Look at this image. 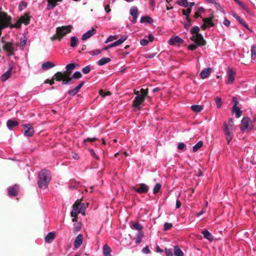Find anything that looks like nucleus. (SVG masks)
<instances>
[{
	"label": "nucleus",
	"instance_id": "63",
	"mask_svg": "<svg viewBox=\"0 0 256 256\" xmlns=\"http://www.w3.org/2000/svg\"><path fill=\"white\" fill-rule=\"evenodd\" d=\"M50 39H51L52 40H55L56 39L60 40L59 34H57V32H56V34L50 38Z\"/></svg>",
	"mask_w": 256,
	"mask_h": 256
},
{
	"label": "nucleus",
	"instance_id": "36",
	"mask_svg": "<svg viewBox=\"0 0 256 256\" xmlns=\"http://www.w3.org/2000/svg\"><path fill=\"white\" fill-rule=\"evenodd\" d=\"M232 16L237 20L240 24H242L245 28H248V26L243 22L240 16H238V14L235 12L232 14Z\"/></svg>",
	"mask_w": 256,
	"mask_h": 256
},
{
	"label": "nucleus",
	"instance_id": "46",
	"mask_svg": "<svg viewBox=\"0 0 256 256\" xmlns=\"http://www.w3.org/2000/svg\"><path fill=\"white\" fill-rule=\"evenodd\" d=\"M26 40L27 38L25 36H24L23 38H21L20 46L22 50H23L25 46L26 43Z\"/></svg>",
	"mask_w": 256,
	"mask_h": 256
},
{
	"label": "nucleus",
	"instance_id": "2",
	"mask_svg": "<svg viewBox=\"0 0 256 256\" xmlns=\"http://www.w3.org/2000/svg\"><path fill=\"white\" fill-rule=\"evenodd\" d=\"M51 179L50 172L46 170H44L39 172L38 180V182L39 187L41 188H46Z\"/></svg>",
	"mask_w": 256,
	"mask_h": 256
},
{
	"label": "nucleus",
	"instance_id": "55",
	"mask_svg": "<svg viewBox=\"0 0 256 256\" xmlns=\"http://www.w3.org/2000/svg\"><path fill=\"white\" fill-rule=\"evenodd\" d=\"M242 9L244 10H248V8H246V5L244 4V3H243L242 2H240V1H239L237 3Z\"/></svg>",
	"mask_w": 256,
	"mask_h": 256
},
{
	"label": "nucleus",
	"instance_id": "42",
	"mask_svg": "<svg viewBox=\"0 0 256 256\" xmlns=\"http://www.w3.org/2000/svg\"><path fill=\"white\" fill-rule=\"evenodd\" d=\"M214 102L218 108H220L222 107V99L219 96H216L214 98Z\"/></svg>",
	"mask_w": 256,
	"mask_h": 256
},
{
	"label": "nucleus",
	"instance_id": "11",
	"mask_svg": "<svg viewBox=\"0 0 256 256\" xmlns=\"http://www.w3.org/2000/svg\"><path fill=\"white\" fill-rule=\"evenodd\" d=\"M4 50L8 54L9 56L14 54V47L12 43H6L4 46Z\"/></svg>",
	"mask_w": 256,
	"mask_h": 256
},
{
	"label": "nucleus",
	"instance_id": "32",
	"mask_svg": "<svg viewBox=\"0 0 256 256\" xmlns=\"http://www.w3.org/2000/svg\"><path fill=\"white\" fill-rule=\"evenodd\" d=\"M110 61V59L108 58H102L98 62L99 66L104 65Z\"/></svg>",
	"mask_w": 256,
	"mask_h": 256
},
{
	"label": "nucleus",
	"instance_id": "20",
	"mask_svg": "<svg viewBox=\"0 0 256 256\" xmlns=\"http://www.w3.org/2000/svg\"><path fill=\"white\" fill-rule=\"evenodd\" d=\"M12 68L10 67L9 69L2 76L1 80L2 82L6 80L10 77L12 74Z\"/></svg>",
	"mask_w": 256,
	"mask_h": 256
},
{
	"label": "nucleus",
	"instance_id": "4",
	"mask_svg": "<svg viewBox=\"0 0 256 256\" xmlns=\"http://www.w3.org/2000/svg\"><path fill=\"white\" fill-rule=\"evenodd\" d=\"M85 210V204L84 203L76 201L73 205V209L71 212V216L73 218L72 221L73 222H76L77 216L80 213L84 215Z\"/></svg>",
	"mask_w": 256,
	"mask_h": 256
},
{
	"label": "nucleus",
	"instance_id": "7",
	"mask_svg": "<svg viewBox=\"0 0 256 256\" xmlns=\"http://www.w3.org/2000/svg\"><path fill=\"white\" fill-rule=\"evenodd\" d=\"M72 27L70 25H68L56 28V32L59 34L60 40L62 39L66 34L71 31Z\"/></svg>",
	"mask_w": 256,
	"mask_h": 256
},
{
	"label": "nucleus",
	"instance_id": "15",
	"mask_svg": "<svg viewBox=\"0 0 256 256\" xmlns=\"http://www.w3.org/2000/svg\"><path fill=\"white\" fill-rule=\"evenodd\" d=\"M18 186L15 185L14 186H10L8 188V194L10 196H16L18 194Z\"/></svg>",
	"mask_w": 256,
	"mask_h": 256
},
{
	"label": "nucleus",
	"instance_id": "53",
	"mask_svg": "<svg viewBox=\"0 0 256 256\" xmlns=\"http://www.w3.org/2000/svg\"><path fill=\"white\" fill-rule=\"evenodd\" d=\"M128 38V36H124L121 37L119 40H118L120 45L122 44Z\"/></svg>",
	"mask_w": 256,
	"mask_h": 256
},
{
	"label": "nucleus",
	"instance_id": "31",
	"mask_svg": "<svg viewBox=\"0 0 256 256\" xmlns=\"http://www.w3.org/2000/svg\"><path fill=\"white\" fill-rule=\"evenodd\" d=\"M54 238V234L52 232H49L45 237V241L46 242H50Z\"/></svg>",
	"mask_w": 256,
	"mask_h": 256
},
{
	"label": "nucleus",
	"instance_id": "35",
	"mask_svg": "<svg viewBox=\"0 0 256 256\" xmlns=\"http://www.w3.org/2000/svg\"><path fill=\"white\" fill-rule=\"evenodd\" d=\"M176 3L179 6L184 8H187L188 6V0H177Z\"/></svg>",
	"mask_w": 256,
	"mask_h": 256
},
{
	"label": "nucleus",
	"instance_id": "62",
	"mask_svg": "<svg viewBox=\"0 0 256 256\" xmlns=\"http://www.w3.org/2000/svg\"><path fill=\"white\" fill-rule=\"evenodd\" d=\"M186 22L184 24V27L186 28H188V27H190L191 25L192 21L190 19L186 20Z\"/></svg>",
	"mask_w": 256,
	"mask_h": 256
},
{
	"label": "nucleus",
	"instance_id": "24",
	"mask_svg": "<svg viewBox=\"0 0 256 256\" xmlns=\"http://www.w3.org/2000/svg\"><path fill=\"white\" fill-rule=\"evenodd\" d=\"M18 124V122L16 120H9L7 122V126L10 130H12V128Z\"/></svg>",
	"mask_w": 256,
	"mask_h": 256
},
{
	"label": "nucleus",
	"instance_id": "13",
	"mask_svg": "<svg viewBox=\"0 0 256 256\" xmlns=\"http://www.w3.org/2000/svg\"><path fill=\"white\" fill-rule=\"evenodd\" d=\"M96 33V30L94 28H92L91 30L87 31L86 32L83 34L82 39V40H86L90 38L92 36Z\"/></svg>",
	"mask_w": 256,
	"mask_h": 256
},
{
	"label": "nucleus",
	"instance_id": "38",
	"mask_svg": "<svg viewBox=\"0 0 256 256\" xmlns=\"http://www.w3.org/2000/svg\"><path fill=\"white\" fill-rule=\"evenodd\" d=\"M194 43L190 44L188 46V50H196L198 46H204V44H199L198 42H194Z\"/></svg>",
	"mask_w": 256,
	"mask_h": 256
},
{
	"label": "nucleus",
	"instance_id": "34",
	"mask_svg": "<svg viewBox=\"0 0 256 256\" xmlns=\"http://www.w3.org/2000/svg\"><path fill=\"white\" fill-rule=\"evenodd\" d=\"M174 254L175 256H183L184 253L182 250L178 248L176 246H175L174 248Z\"/></svg>",
	"mask_w": 256,
	"mask_h": 256
},
{
	"label": "nucleus",
	"instance_id": "17",
	"mask_svg": "<svg viewBox=\"0 0 256 256\" xmlns=\"http://www.w3.org/2000/svg\"><path fill=\"white\" fill-rule=\"evenodd\" d=\"M24 126V134L26 136H31L34 133V130L32 127H28L26 125Z\"/></svg>",
	"mask_w": 256,
	"mask_h": 256
},
{
	"label": "nucleus",
	"instance_id": "48",
	"mask_svg": "<svg viewBox=\"0 0 256 256\" xmlns=\"http://www.w3.org/2000/svg\"><path fill=\"white\" fill-rule=\"evenodd\" d=\"M161 186H161V184H156L154 186V189H153V192H154V194H156V193H158V192L160 191V188H161Z\"/></svg>",
	"mask_w": 256,
	"mask_h": 256
},
{
	"label": "nucleus",
	"instance_id": "21",
	"mask_svg": "<svg viewBox=\"0 0 256 256\" xmlns=\"http://www.w3.org/2000/svg\"><path fill=\"white\" fill-rule=\"evenodd\" d=\"M232 110V112L235 114L237 118H240L242 116V110H240L238 106H233Z\"/></svg>",
	"mask_w": 256,
	"mask_h": 256
},
{
	"label": "nucleus",
	"instance_id": "26",
	"mask_svg": "<svg viewBox=\"0 0 256 256\" xmlns=\"http://www.w3.org/2000/svg\"><path fill=\"white\" fill-rule=\"evenodd\" d=\"M54 66V64L50 62H47L42 64V68L43 70H46Z\"/></svg>",
	"mask_w": 256,
	"mask_h": 256
},
{
	"label": "nucleus",
	"instance_id": "60",
	"mask_svg": "<svg viewBox=\"0 0 256 256\" xmlns=\"http://www.w3.org/2000/svg\"><path fill=\"white\" fill-rule=\"evenodd\" d=\"M120 46L119 43L118 42V40L115 41L113 43L109 44V48H114L116 46Z\"/></svg>",
	"mask_w": 256,
	"mask_h": 256
},
{
	"label": "nucleus",
	"instance_id": "23",
	"mask_svg": "<svg viewBox=\"0 0 256 256\" xmlns=\"http://www.w3.org/2000/svg\"><path fill=\"white\" fill-rule=\"evenodd\" d=\"M202 234H203L204 238L210 241H212L213 240V236L212 234L208 230H204L202 232Z\"/></svg>",
	"mask_w": 256,
	"mask_h": 256
},
{
	"label": "nucleus",
	"instance_id": "6",
	"mask_svg": "<svg viewBox=\"0 0 256 256\" xmlns=\"http://www.w3.org/2000/svg\"><path fill=\"white\" fill-rule=\"evenodd\" d=\"M254 128L252 120L248 117H244L241 120L240 130L243 132H248Z\"/></svg>",
	"mask_w": 256,
	"mask_h": 256
},
{
	"label": "nucleus",
	"instance_id": "64",
	"mask_svg": "<svg viewBox=\"0 0 256 256\" xmlns=\"http://www.w3.org/2000/svg\"><path fill=\"white\" fill-rule=\"evenodd\" d=\"M206 212V210L204 208H203L201 211H200L199 212L197 213L196 214V217H199L200 216Z\"/></svg>",
	"mask_w": 256,
	"mask_h": 256
},
{
	"label": "nucleus",
	"instance_id": "61",
	"mask_svg": "<svg viewBox=\"0 0 256 256\" xmlns=\"http://www.w3.org/2000/svg\"><path fill=\"white\" fill-rule=\"evenodd\" d=\"M96 138H88L84 140V142L85 143L86 142H94L95 140H96Z\"/></svg>",
	"mask_w": 256,
	"mask_h": 256
},
{
	"label": "nucleus",
	"instance_id": "25",
	"mask_svg": "<svg viewBox=\"0 0 256 256\" xmlns=\"http://www.w3.org/2000/svg\"><path fill=\"white\" fill-rule=\"evenodd\" d=\"M148 89H144V88H140V91L136 90L134 91V94L136 95H141L142 96H144L146 98V96H148Z\"/></svg>",
	"mask_w": 256,
	"mask_h": 256
},
{
	"label": "nucleus",
	"instance_id": "10",
	"mask_svg": "<svg viewBox=\"0 0 256 256\" xmlns=\"http://www.w3.org/2000/svg\"><path fill=\"white\" fill-rule=\"evenodd\" d=\"M235 72L232 70V68H228L227 71L228 80L226 84H232L235 80Z\"/></svg>",
	"mask_w": 256,
	"mask_h": 256
},
{
	"label": "nucleus",
	"instance_id": "58",
	"mask_svg": "<svg viewBox=\"0 0 256 256\" xmlns=\"http://www.w3.org/2000/svg\"><path fill=\"white\" fill-rule=\"evenodd\" d=\"M223 24L226 27H229L230 25V22L226 18H224L223 22Z\"/></svg>",
	"mask_w": 256,
	"mask_h": 256
},
{
	"label": "nucleus",
	"instance_id": "27",
	"mask_svg": "<svg viewBox=\"0 0 256 256\" xmlns=\"http://www.w3.org/2000/svg\"><path fill=\"white\" fill-rule=\"evenodd\" d=\"M112 252L111 248L107 245H105L103 248V253L104 256H112L110 253Z\"/></svg>",
	"mask_w": 256,
	"mask_h": 256
},
{
	"label": "nucleus",
	"instance_id": "59",
	"mask_svg": "<svg viewBox=\"0 0 256 256\" xmlns=\"http://www.w3.org/2000/svg\"><path fill=\"white\" fill-rule=\"evenodd\" d=\"M142 252L144 254H149L150 252V250L148 246H145L144 248H142Z\"/></svg>",
	"mask_w": 256,
	"mask_h": 256
},
{
	"label": "nucleus",
	"instance_id": "16",
	"mask_svg": "<svg viewBox=\"0 0 256 256\" xmlns=\"http://www.w3.org/2000/svg\"><path fill=\"white\" fill-rule=\"evenodd\" d=\"M130 14L133 18V21L136 22L138 18V10L136 6H132L130 9Z\"/></svg>",
	"mask_w": 256,
	"mask_h": 256
},
{
	"label": "nucleus",
	"instance_id": "50",
	"mask_svg": "<svg viewBox=\"0 0 256 256\" xmlns=\"http://www.w3.org/2000/svg\"><path fill=\"white\" fill-rule=\"evenodd\" d=\"M172 224L171 223L165 222L164 224V230L166 231L172 228Z\"/></svg>",
	"mask_w": 256,
	"mask_h": 256
},
{
	"label": "nucleus",
	"instance_id": "54",
	"mask_svg": "<svg viewBox=\"0 0 256 256\" xmlns=\"http://www.w3.org/2000/svg\"><path fill=\"white\" fill-rule=\"evenodd\" d=\"M165 253L166 256H173L172 251L171 249L166 248Z\"/></svg>",
	"mask_w": 256,
	"mask_h": 256
},
{
	"label": "nucleus",
	"instance_id": "18",
	"mask_svg": "<svg viewBox=\"0 0 256 256\" xmlns=\"http://www.w3.org/2000/svg\"><path fill=\"white\" fill-rule=\"evenodd\" d=\"M84 82H82L76 88H72L68 92V94L71 96H74L76 94V93L79 91V90L81 88L82 86L84 85Z\"/></svg>",
	"mask_w": 256,
	"mask_h": 256
},
{
	"label": "nucleus",
	"instance_id": "51",
	"mask_svg": "<svg viewBox=\"0 0 256 256\" xmlns=\"http://www.w3.org/2000/svg\"><path fill=\"white\" fill-rule=\"evenodd\" d=\"M90 71V68L89 66H87L82 69V72L84 74H88Z\"/></svg>",
	"mask_w": 256,
	"mask_h": 256
},
{
	"label": "nucleus",
	"instance_id": "45",
	"mask_svg": "<svg viewBox=\"0 0 256 256\" xmlns=\"http://www.w3.org/2000/svg\"><path fill=\"white\" fill-rule=\"evenodd\" d=\"M191 12V9L190 8H188L186 10H182V14L186 16V20L190 19L188 16Z\"/></svg>",
	"mask_w": 256,
	"mask_h": 256
},
{
	"label": "nucleus",
	"instance_id": "29",
	"mask_svg": "<svg viewBox=\"0 0 256 256\" xmlns=\"http://www.w3.org/2000/svg\"><path fill=\"white\" fill-rule=\"evenodd\" d=\"M78 39L76 36H73L70 38V46L72 48L76 47L78 43Z\"/></svg>",
	"mask_w": 256,
	"mask_h": 256
},
{
	"label": "nucleus",
	"instance_id": "33",
	"mask_svg": "<svg viewBox=\"0 0 256 256\" xmlns=\"http://www.w3.org/2000/svg\"><path fill=\"white\" fill-rule=\"evenodd\" d=\"M144 232H138L136 234V242L137 244H139L144 237Z\"/></svg>",
	"mask_w": 256,
	"mask_h": 256
},
{
	"label": "nucleus",
	"instance_id": "22",
	"mask_svg": "<svg viewBox=\"0 0 256 256\" xmlns=\"http://www.w3.org/2000/svg\"><path fill=\"white\" fill-rule=\"evenodd\" d=\"M141 23L152 24L154 22L152 18L148 16H143L140 18Z\"/></svg>",
	"mask_w": 256,
	"mask_h": 256
},
{
	"label": "nucleus",
	"instance_id": "44",
	"mask_svg": "<svg viewBox=\"0 0 256 256\" xmlns=\"http://www.w3.org/2000/svg\"><path fill=\"white\" fill-rule=\"evenodd\" d=\"M203 22L206 23L208 26H213L214 24L212 21V20L209 18H204L202 19Z\"/></svg>",
	"mask_w": 256,
	"mask_h": 256
},
{
	"label": "nucleus",
	"instance_id": "14",
	"mask_svg": "<svg viewBox=\"0 0 256 256\" xmlns=\"http://www.w3.org/2000/svg\"><path fill=\"white\" fill-rule=\"evenodd\" d=\"M83 242V236L82 234L77 236L74 242V248L76 249L78 248L82 245Z\"/></svg>",
	"mask_w": 256,
	"mask_h": 256
},
{
	"label": "nucleus",
	"instance_id": "5",
	"mask_svg": "<svg viewBox=\"0 0 256 256\" xmlns=\"http://www.w3.org/2000/svg\"><path fill=\"white\" fill-rule=\"evenodd\" d=\"M200 30V28L197 26L192 28L190 30V32L192 34L190 39L194 42H198L199 44H205L206 40H204L203 36L198 34Z\"/></svg>",
	"mask_w": 256,
	"mask_h": 256
},
{
	"label": "nucleus",
	"instance_id": "39",
	"mask_svg": "<svg viewBox=\"0 0 256 256\" xmlns=\"http://www.w3.org/2000/svg\"><path fill=\"white\" fill-rule=\"evenodd\" d=\"M192 110L194 112H200L202 109V108L200 105H192L190 107Z\"/></svg>",
	"mask_w": 256,
	"mask_h": 256
},
{
	"label": "nucleus",
	"instance_id": "3",
	"mask_svg": "<svg viewBox=\"0 0 256 256\" xmlns=\"http://www.w3.org/2000/svg\"><path fill=\"white\" fill-rule=\"evenodd\" d=\"M224 130L226 136V140L228 144L234 136V132L235 131L234 121L232 118L228 119V124H227L226 122L224 124Z\"/></svg>",
	"mask_w": 256,
	"mask_h": 256
},
{
	"label": "nucleus",
	"instance_id": "37",
	"mask_svg": "<svg viewBox=\"0 0 256 256\" xmlns=\"http://www.w3.org/2000/svg\"><path fill=\"white\" fill-rule=\"evenodd\" d=\"M203 146V142L202 141H199L198 143H196L193 147L192 150L194 152L198 151L200 148H201Z\"/></svg>",
	"mask_w": 256,
	"mask_h": 256
},
{
	"label": "nucleus",
	"instance_id": "56",
	"mask_svg": "<svg viewBox=\"0 0 256 256\" xmlns=\"http://www.w3.org/2000/svg\"><path fill=\"white\" fill-rule=\"evenodd\" d=\"M186 148V144L183 142H180L178 146V148L180 150H184Z\"/></svg>",
	"mask_w": 256,
	"mask_h": 256
},
{
	"label": "nucleus",
	"instance_id": "1",
	"mask_svg": "<svg viewBox=\"0 0 256 256\" xmlns=\"http://www.w3.org/2000/svg\"><path fill=\"white\" fill-rule=\"evenodd\" d=\"M82 74L80 72H76L72 74V77H70V74L66 72H58L54 74V78L58 81L62 80L63 84H70L72 82V78L78 79L82 77Z\"/></svg>",
	"mask_w": 256,
	"mask_h": 256
},
{
	"label": "nucleus",
	"instance_id": "47",
	"mask_svg": "<svg viewBox=\"0 0 256 256\" xmlns=\"http://www.w3.org/2000/svg\"><path fill=\"white\" fill-rule=\"evenodd\" d=\"M76 67L74 64H69L66 66V69L67 71H71L74 70Z\"/></svg>",
	"mask_w": 256,
	"mask_h": 256
},
{
	"label": "nucleus",
	"instance_id": "52",
	"mask_svg": "<svg viewBox=\"0 0 256 256\" xmlns=\"http://www.w3.org/2000/svg\"><path fill=\"white\" fill-rule=\"evenodd\" d=\"M27 6V4L25 2H21L19 5V10L20 11H22L24 8H25Z\"/></svg>",
	"mask_w": 256,
	"mask_h": 256
},
{
	"label": "nucleus",
	"instance_id": "12",
	"mask_svg": "<svg viewBox=\"0 0 256 256\" xmlns=\"http://www.w3.org/2000/svg\"><path fill=\"white\" fill-rule=\"evenodd\" d=\"M183 42L184 40L178 36L172 37L168 40V44L172 46L181 44Z\"/></svg>",
	"mask_w": 256,
	"mask_h": 256
},
{
	"label": "nucleus",
	"instance_id": "30",
	"mask_svg": "<svg viewBox=\"0 0 256 256\" xmlns=\"http://www.w3.org/2000/svg\"><path fill=\"white\" fill-rule=\"evenodd\" d=\"M251 58L252 60L256 59V44H252L250 48Z\"/></svg>",
	"mask_w": 256,
	"mask_h": 256
},
{
	"label": "nucleus",
	"instance_id": "19",
	"mask_svg": "<svg viewBox=\"0 0 256 256\" xmlns=\"http://www.w3.org/2000/svg\"><path fill=\"white\" fill-rule=\"evenodd\" d=\"M212 68H204L200 73V78L202 79L206 78L210 74Z\"/></svg>",
	"mask_w": 256,
	"mask_h": 256
},
{
	"label": "nucleus",
	"instance_id": "9",
	"mask_svg": "<svg viewBox=\"0 0 256 256\" xmlns=\"http://www.w3.org/2000/svg\"><path fill=\"white\" fill-rule=\"evenodd\" d=\"M148 186L145 184H140L138 188H136L134 186H132L131 188L132 190H134L138 193H146L148 190Z\"/></svg>",
	"mask_w": 256,
	"mask_h": 256
},
{
	"label": "nucleus",
	"instance_id": "28",
	"mask_svg": "<svg viewBox=\"0 0 256 256\" xmlns=\"http://www.w3.org/2000/svg\"><path fill=\"white\" fill-rule=\"evenodd\" d=\"M19 20L21 24L23 23V24H25L26 25H27L29 23L30 18L28 15L25 14V15L21 16Z\"/></svg>",
	"mask_w": 256,
	"mask_h": 256
},
{
	"label": "nucleus",
	"instance_id": "49",
	"mask_svg": "<svg viewBox=\"0 0 256 256\" xmlns=\"http://www.w3.org/2000/svg\"><path fill=\"white\" fill-rule=\"evenodd\" d=\"M212 4H214L215 8L220 10L223 13H224V10H223L222 8V6H220V4L217 2H216V0H214V3H212Z\"/></svg>",
	"mask_w": 256,
	"mask_h": 256
},
{
	"label": "nucleus",
	"instance_id": "43",
	"mask_svg": "<svg viewBox=\"0 0 256 256\" xmlns=\"http://www.w3.org/2000/svg\"><path fill=\"white\" fill-rule=\"evenodd\" d=\"M118 38L116 35H111L109 36L105 41V43L107 44L114 40H116Z\"/></svg>",
	"mask_w": 256,
	"mask_h": 256
},
{
	"label": "nucleus",
	"instance_id": "8",
	"mask_svg": "<svg viewBox=\"0 0 256 256\" xmlns=\"http://www.w3.org/2000/svg\"><path fill=\"white\" fill-rule=\"evenodd\" d=\"M145 98L144 96H142L141 95H136L135 97L134 100H133L132 106L134 108V109H140L142 104L144 102Z\"/></svg>",
	"mask_w": 256,
	"mask_h": 256
},
{
	"label": "nucleus",
	"instance_id": "41",
	"mask_svg": "<svg viewBox=\"0 0 256 256\" xmlns=\"http://www.w3.org/2000/svg\"><path fill=\"white\" fill-rule=\"evenodd\" d=\"M132 228L136 230H138V232H142L141 230L143 228V227L138 222L134 223Z\"/></svg>",
	"mask_w": 256,
	"mask_h": 256
},
{
	"label": "nucleus",
	"instance_id": "40",
	"mask_svg": "<svg viewBox=\"0 0 256 256\" xmlns=\"http://www.w3.org/2000/svg\"><path fill=\"white\" fill-rule=\"evenodd\" d=\"M204 9L202 7H200L198 8L197 11L195 12L194 18H197L200 16V14L203 12Z\"/></svg>",
	"mask_w": 256,
	"mask_h": 256
},
{
	"label": "nucleus",
	"instance_id": "57",
	"mask_svg": "<svg viewBox=\"0 0 256 256\" xmlns=\"http://www.w3.org/2000/svg\"><path fill=\"white\" fill-rule=\"evenodd\" d=\"M140 44L142 46H146L148 44V40H146V39H144V38L142 39L140 41Z\"/></svg>",
	"mask_w": 256,
	"mask_h": 256
}]
</instances>
